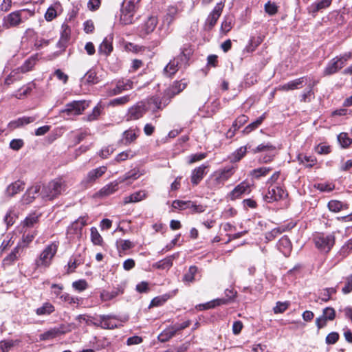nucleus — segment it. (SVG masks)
Instances as JSON below:
<instances>
[{
    "mask_svg": "<svg viewBox=\"0 0 352 352\" xmlns=\"http://www.w3.org/2000/svg\"><path fill=\"white\" fill-rule=\"evenodd\" d=\"M328 208L331 211L337 212L348 208V205L338 200H331L328 203Z\"/></svg>",
    "mask_w": 352,
    "mask_h": 352,
    "instance_id": "nucleus-44",
    "label": "nucleus"
},
{
    "mask_svg": "<svg viewBox=\"0 0 352 352\" xmlns=\"http://www.w3.org/2000/svg\"><path fill=\"white\" fill-rule=\"evenodd\" d=\"M91 231V241L96 245H102L103 239L95 227H92Z\"/></svg>",
    "mask_w": 352,
    "mask_h": 352,
    "instance_id": "nucleus-45",
    "label": "nucleus"
},
{
    "mask_svg": "<svg viewBox=\"0 0 352 352\" xmlns=\"http://www.w3.org/2000/svg\"><path fill=\"white\" fill-rule=\"evenodd\" d=\"M25 37H26L28 39H34V45L36 50H39L43 47L47 46L50 43V40L38 38L36 36V33L32 29H28L25 31L24 38Z\"/></svg>",
    "mask_w": 352,
    "mask_h": 352,
    "instance_id": "nucleus-22",
    "label": "nucleus"
},
{
    "mask_svg": "<svg viewBox=\"0 0 352 352\" xmlns=\"http://www.w3.org/2000/svg\"><path fill=\"white\" fill-rule=\"evenodd\" d=\"M139 175L138 173H127L123 178H119L117 180H115L110 184L104 186L102 188H101L99 191V195L100 196H109L115 192H116L120 188V185L125 182L129 181L131 179H136L138 178Z\"/></svg>",
    "mask_w": 352,
    "mask_h": 352,
    "instance_id": "nucleus-4",
    "label": "nucleus"
},
{
    "mask_svg": "<svg viewBox=\"0 0 352 352\" xmlns=\"http://www.w3.org/2000/svg\"><path fill=\"white\" fill-rule=\"evenodd\" d=\"M148 111L146 102L140 101L131 107L126 114V120H136L144 116Z\"/></svg>",
    "mask_w": 352,
    "mask_h": 352,
    "instance_id": "nucleus-9",
    "label": "nucleus"
},
{
    "mask_svg": "<svg viewBox=\"0 0 352 352\" xmlns=\"http://www.w3.org/2000/svg\"><path fill=\"white\" fill-rule=\"evenodd\" d=\"M180 65L179 64V60L176 58H173L170 60V62L166 65V66L164 69V74L168 76H173L179 69V67Z\"/></svg>",
    "mask_w": 352,
    "mask_h": 352,
    "instance_id": "nucleus-33",
    "label": "nucleus"
},
{
    "mask_svg": "<svg viewBox=\"0 0 352 352\" xmlns=\"http://www.w3.org/2000/svg\"><path fill=\"white\" fill-rule=\"evenodd\" d=\"M25 188V184L21 180H17L11 184H10L6 190V196L11 197L15 195L16 194L21 192Z\"/></svg>",
    "mask_w": 352,
    "mask_h": 352,
    "instance_id": "nucleus-27",
    "label": "nucleus"
},
{
    "mask_svg": "<svg viewBox=\"0 0 352 352\" xmlns=\"http://www.w3.org/2000/svg\"><path fill=\"white\" fill-rule=\"evenodd\" d=\"M125 90L124 80H120L116 82V87L109 91V95L116 96Z\"/></svg>",
    "mask_w": 352,
    "mask_h": 352,
    "instance_id": "nucleus-55",
    "label": "nucleus"
},
{
    "mask_svg": "<svg viewBox=\"0 0 352 352\" xmlns=\"http://www.w3.org/2000/svg\"><path fill=\"white\" fill-rule=\"evenodd\" d=\"M318 154H329L332 152V148L327 143H320L315 148Z\"/></svg>",
    "mask_w": 352,
    "mask_h": 352,
    "instance_id": "nucleus-57",
    "label": "nucleus"
},
{
    "mask_svg": "<svg viewBox=\"0 0 352 352\" xmlns=\"http://www.w3.org/2000/svg\"><path fill=\"white\" fill-rule=\"evenodd\" d=\"M248 189V186L247 185L241 184L234 188V189L232 191V195L233 197L237 198L242 194L245 193Z\"/></svg>",
    "mask_w": 352,
    "mask_h": 352,
    "instance_id": "nucleus-62",
    "label": "nucleus"
},
{
    "mask_svg": "<svg viewBox=\"0 0 352 352\" xmlns=\"http://www.w3.org/2000/svg\"><path fill=\"white\" fill-rule=\"evenodd\" d=\"M223 7L224 4L222 2L214 6L205 21L204 28L206 30L210 31L214 28L222 13Z\"/></svg>",
    "mask_w": 352,
    "mask_h": 352,
    "instance_id": "nucleus-10",
    "label": "nucleus"
},
{
    "mask_svg": "<svg viewBox=\"0 0 352 352\" xmlns=\"http://www.w3.org/2000/svg\"><path fill=\"white\" fill-rule=\"evenodd\" d=\"M58 245L53 242L45 247L40 254L39 256L35 261V265L37 268L48 267L52 260L57 252Z\"/></svg>",
    "mask_w": 352,
    "mask_h": 352,
    "instance_id": "nucleus-3",
    "label": "nucleus"
},
{
    "mask_svg": "<svg viewBox=\"0 0 352 352\" xmlns=\"http://www.w3.org/2000/svg\"><path fill=\"white\" fill-rule=\"evenodd\" d=\"M272 168L271 167H261L256 169H254L251 172V175L252 177L258 179L261 176L266 175L270 170H272Z\"/></svg>",
    "mask_w": 352,
    "mask_h": 352,
    "instance_id": "nucleus-54",
    "label": "nucleus"
},
{
    "mask_svg": "<svg viewBox=\"0 0 352 352\" xmlns=\"http://www.w3.org/2000/svg\"><path fill=\"white\" fill-rule=\"evenodd\" d=\"M192 54V50L190 48V45L188 44H185L181 48V52L179 55H178L175 58L179 60V64L180 65V66H186L188 65V60Z\"/></svg>",
    "mask_w": 352,
    "mask_h": 352,
    "instance_id": "nucleus-23",
    "label": "nucleus"
},
{
    "mask_svg": "<svg viewBox=\"0 0 352 352\" xmlns=\"http://www.w3.org/2000/svg\"><path fill=\"white\" fill-rule=\"evenodd\" d=\"M102 329H113L121 326L120 321L113 315H100Z\"/></svg>",
    "mask_w": 352,
    "mask_h": 352,
    "instance_id": "nucleus-21",
    "label": "nucleus"
},
{
    "mask_svg": "<svg viewBox=\"0 0 352 352\" xmlns=\"http://www.w3.org/2000/svg\"><path fill=\"white\" fill-rule=\"evenodd\" d=\"M138 136V134L135 130L130 129L123 133L122 142L126 144H130L135 140Z\"/></svg>",
    "mask_w": 352,
    "mask_h": 352,
    "instance_id": "nucleus-43",
    "label": "nucleus"
},
{
    "mask_svg": "<svg viewBox=\"0 0 352 352\" xmlns=\"http://www.w3.org/2000/svg\"><path fill=\"white\" fill-rule=\"evenodd\" d=\"M64 332L58 328H52L40 335V340H51L63 333Z\"/></svg>",
    "mask_w": 352,
    "mask_h": 352,
    "instance_id": "nucleus-42",
    "label": "nucleus"
},
{
    "mask_svg": "<svg viewBox=\"0 0 352 352\" xmlns=\"http://www.w3.org/2000/svg\"><path fill=\"white\" fill-rule=\"evenodd\" d=\"M67 185L63 178L58 177L43 187L41 195L44 199L53 200L65 192Z\"/></svg>",
    "mask_w": 352,
    "mask_h": 352,
    "instance_id": "nucleus-1",
    "label": "nucleus"
},
{
    "mask_svg": "<svg viewBox=\"0 0 352 352\" xmlns=\"http://www.w3.org/2000/svg\"><path fill=\"white\" fill-rule=\"evenodd\" d=\"M61 7V4L59 1L54 2L51 6H50L45 14V18L47 21H51L55 19L57 16V10Z\"/></svg>",
    "mask_w": 352,
    "mask_h": 352,
    "instance_id": "nucleus-34",
    "label": "nucleus"
},
{
    "mask_svg": "<svg viewBox=\"0 0 352 352\" xmlns=\"http://www.w3.org/2000/svg\"><path fill=\"white\" fill-rule=\"evenodd\" d=\"M290 303L289 302H277L276 306L274 307L273 310L274 314H282L287 309Z\"/></svg>",
    "mask_w": 352,
    "mask_h": 352,
    "instance_id": "nucleus-58",
    "label": "nucleus"
},
{
    "mask_svg": "<svg viewBox=\"0 0 352 352\" xmlns=\"http://www.w3.org/2000/svg\"><path fill=\"white\" fill-rule=\"evenodd\" d=\"M233 25V17L230 16H226L221 23L220 32L224 35L227 34L232 30Z\"/></svg>",
    "mask_w": 352,
    "mask_h": 352,
    "instance_id": "nucleus-36",
    "label": "nucleus"
},
{
    "mask_svg": "<svg viewBox=\"0 0 352 352\" xmlns=\"http://www.w3.org/2000/svg\"><path fill=\"white\" fill-rule=\"evenodd\" d=\"M308 79H309V78L307 76H302L291 80L285 84L280 85L276 89L283 91L298 89L302 88L307 82Z\"/></svg>",
    "mask_w": 352,
    "mask_h": 352,
    "instance_id": "nucleus-16",
    "label": "nucleus"
},
{
    "mask_svg": "<svg viewBox=\"0 0 352 352\" xmlns=\"http://www.w3.org/2000/svg\"><path fill=\"white\" fill-rule=\"evenodd\" d=\"M266 113H263L255 121L252 122V123L246 126L242 131V133L243 135H248L252 131L258 129L261 125L264 120L266 118Z\"/></svg>",
    "mask_w": 352,
    "mask_h": 352,
    "instance_id": "nucleus-29",
    "label": "nucleus"
},
{
    "mask_svg": "<svg viewBox=\"0 0 352 352\" xmlns=\"http://www.w3.org/2000/svg\"><path fill=\"white\" fill-rule=\"evenodd\" d=\"M338 141L343 148L348 147L352 143V140L349 137L346 133H340L338 135Z\"/></svg>",
    "mask_w": 352,
    "mask_h": 352,
    "instance_id": "nucleus-49",
    "label": "nucleus"
},
{
    "mask_svg": "<svg viewBox=\"0 0 352 352\" xmlns=\"http://www.w3.org/2000/svg\"><path fill=\"white\" fill-rule=\"evenodd\" d=\"M294 158L291 157V160H297L300 164L307 167H311L316 161L315 155H294Z\"/></svg>",
    "mask_w": 352,
    "mask_h": 352,
    "instance_id": "nucleus-32",
    "label": "nucleus"
},
{
    "mask_svg": "<svg viewBox=\"0 0 352 352\" xmlns=\"http://www.w3.org/2000/svg\"><path fill=\"white\" fill-rule=\"evenodd\" d=\"M188 84V81L184 78L173 82V83L164 91L165 97H168L170 100L175 96L185 89Z\"/></svg>",
    "mask_w": 352,
    "mask_h": 352,
    "instance_id": "nucleus-14",
    "label": "nucleus"
},
{
    "mask_svg": "<svg viewBox=\"0 0 352 352\" xmlns=\"http://www.w3.org/2000/svg\"><path fill=\"white\" fill-rule=\"evenodd\" d=\"M317 81H314L312 83L309 84L308 89L304 91L301 95V102H311V98H314V92L313 88L317 84Z\"/></svg>",
    "mask_w": 352,
    "mask_h": 352,
    "instance_id": "nucleus-41",
    "label": "nucleus"
},
{
    "mask_svg": "<svg viewBox=\"0 0 352 352\" xmlns=\"http://www.w3.org/2000/svg\"><path fill=\"white\" fill-rule=\"evenodd\" d=\"M278 250L285 255L287 256L292 250V243L289 238L286 236H283L278 242Z\"/></svg>",
    "mask_w": 352,
    "mask_h": 352,
    "instance_id": "nucleus-30",
    "label": "nucleus"
},
{
    "mask_svg": "<svg viewBox=\"0 0 352 352\" xmlns=\"http://www.w3.org/2000/svg\"><path fill=\"white\" fill-rule=\"evenodd\" d=\"M316 247L321 252H329L335 243V237L333 234H324L318 233L314 236Z\"/></svg>",
    "mask_w": 352,
    "mask_h": 352,
    "instance_id": "nucleus-6",
    "label": "nucleus"
},
{
    "mask_svg": "<svg viewBox=\"0 0 352 352\" xmlns=\"http://www.w3.org/2000/svg\"><path fill=\"white\" fill-rule=\"evenodd\" d=\"M170 295L164 294L162 296L155 297L151 302L149 307H158L162 305L168 298Z\"/></svg>",
    "mask_w": 352,
    "mask_h": 352,
    "instance_id": "nucleus-52",
    "label": "nucleus"
},
{
    "mask_svg": "<svg viewBox=\"0 0 352 352\" xmlns=\"http://www.w3.org/2000/svg\"><path fill=\"white\" fill-rule=\"evenodd\" d=\"M285 190L280 186H272L268 189L267 193L265 195V199L267 202H273L280 200L287 196Z\"/></svg>",
    "mask_w": 352,
    "mask_h": 352,
    "instance_id": "nucleus-17",
    "label": "nucleus"
},
{
    "mask_svg": "<svg viewBox=\"0 0 352 352\" xmlns=\"http://www.w3.org/2000/svg\"><path fill=\"white\" fill-rule=\"evenodd\" d=\"M130 100V97L129 95L124 96L122 97H119L117 98H114L113 100H111L109 104L111 106H118V105H123L124 104H126Z\"/></svg>",
    "mask_w": 352,
    "mask_h": 352,
    "instance_id": "nucleus-63",
    "label": "nucleus"
},
{
    "mask_svg": "<svg viewBox=\"0 0 352 352\" xmlns=\"http://www.w3.org/2000/svg\"><path fill=\"white\" fill-rule=\"evenodd\" d=\"M234 169L235 168L233 166H231L213 173L208 179V187L211 189L221 188L234 174Z\"/></svg>",
    "mask_w": 352,
    "mask_h": 352,
    "instance_id": "nucleus-2",
    "label": "nucleus"
},
{
    "mask_svg": "<svg viewBox=\"0 0 352 352\" xmlns=\"http://www.w3.org/2000/svg\"><path fill=\"white\" fill-rule=\"evenodd\" d=\"M333 0H316L307 7L309 14L316 16L318 12L329 8Z\"/></svg>",
    "mask_w": 352,
    "mask_h": 352,
    "instance_id": "nucleus-20",
    "label": "nucleus"
},
{
    "mask_svg": "<svg viewBox=\"0 0 352 352\" xmlns=\"http://www.w3.org/2000/svg\"><path fill=\"white\" fill-rule=\"evenodd\" d=\"M248 120L249 118L244 114L239 116L232 123V128L234 129V130H239L242 126L248 122Z\"/></svg>",
    "mask_w": 352,
    "mask_h": 352,
    "instance_id": "nucleus-53",
    "label": "nucleus"
},
{
    "mask_svg": "<svg viewBox=\"0 0 352 352\" xmlns=\"http://www.w3.org/2000/svg\"><path fill=\"white\" fill-rule=\"evenodd\" d=\"M26 19L24 10L14 11L3 17V26L6 28L16 27L23 23Z\"/></svg>",
    "mask_w": 352,
    "mask_h": 352,
    "instance_id": "nucleus-7",
    "label": "nucleus"
},
{
    "mask_svg": "<svg viewBox=\"0 0 352 352\" xmlns=\"http://www.w3.org/2000/svg\"><path fill=\"white\" fill-rule=\"evenodd\" d=\"M197 272V267L192 265L189 267L188 271L184 275L183 281L186 283H192L195 280V276Z\"/></svg>",
    "mask_w": 352,
    "mask_h": 352,
    "instance_id": "nucleus-47",
    "label": "nucleus"
},
{
    "mask_svg": "<svg viewBox=\"0 0 352 352\" xmlns=\"http://www.w3.org/2000/svg\"><path fill=\"white\" fill-rule=\"evenodd\" d=\"M263 41V36L261 35L258 36H252L248 42V44L245 47V50L248 52H254Z\"/></svg>",
    "mask_w": 352,
    "mask_h": 352,
    "instance_id": "nucleus-37",
    "label": "nucleus"
},
{
    "mask_svg": "<svg viewBox=\"0 0 352 352\" xmlns=\"http://www.w3.org/2000/svg\"><path fill=\"white\" fill-rule=\"evenodd\" d=\"M55 311L54 306L49 302H45L40 307H38L36 310V314L37 316H48Z\"/></svg>",
    "mask_w": 352,
    "mask_h": 352,
    "instance_id": "nucleus-35",
    "label": "nucleus"
},
{
    "mask_svg": "<svg viewBox=\"0 0 352 352\" xmlns=\"http://www.w3.org/2000/svg\"><path fill=\"white\" fill-rule=\"evenodd\" d=\"M170 102V100L168 97H165V92L162 98L157 96H154L148 99L146 102L148 109H150L153 113L157 112L159 110H162L164 107L168 105Z\"/></svg>",
    "mask_w": 352,
    "mask_h": 352,
    "instance_id": "nucleus-12",
    "label": "nucleus"
},
{
    "mask_svg": "<svg viewBox=\"0 0 352 352\" xmlns=\"http://www.w3.org/2000/svg\"><path fill=\"white\" fill-rule=\"evenodd\" d=\"M336 316L335 309L332 307H328L323 309L322 315L316 320V324L320 329L323 328L327 324V320H333Z\"/></svg>",
    "mask_w": 352,
    "mask_h": 352,
    "instance_id": "nucleus-18",
    "label": "nucleus"
},
{
    "mask_svg": "<svg viewBox=\"0 0 352 352\" xmlns=\"http://www.w3.org/2000/svg\"><path fill=\"white\" fill-rule=\"evenodd\" d=\"M228 303V299L224 298H217L214 300H212L210 302H206V305L208 307V309L214 308L217 306H220L222 305H226Z\"/></svg>",
    "mask_w": 352,
    "mask_h": 352,
    "instance_id": "nucleus-61",
    "label": "nucleus"
},
{
    "mask_svg": "<svg viewBox=\"0 0 352 352\" xmlns=\"http://www.w3.org/2000/svg\"><path fill=\"white\" fill-rule=\"evenodd\" d=\"M60 300L62 301L68 302L69 304H78L80 299L77 297L71 296L67 293H63L60 295Z\"/></svg>",
    "mask_w": 352,
    "mask_h": 352,
    "instance_id": "nucleus-64",
    "label": "nucleus"
},
{
    "mask_svg": "<svg viewBox=\"0 0 352 352\" xmlns=\"http://www.w3.org/2000/svg\"><path fill=\"white\" fill-rule=\"evenodd\" d=\"M173 258L171 257L166 258L160 261L155 264V267L158 269H168L173 265Z\"/></svg>",
    "mask_w": 352,
    "mask_h": 352,
    "instance_id": "nucleus-60",
    "label": "nucleus"
},
{
    "mask_svg": "<svg viewBox=\"0 0 352 352\" xmlns=\"http://www.w3.org/2000/svg\"><path fill=\"white\" fill-rule=\"evenodd\" d=\"M40 191L39 186H32L28 188L26 192L23 195L22 197V201L25 204H30L35 199L36 196Z\"/></svg>",
    "mask_w": 352,
    "mask_h": 352,
    "instance_id": "nucleus-28",
    "label": "nucleus"
},
{
    "mask_svg": "<svg viewBox=\"0 0 352 352\" xmlns=\"http://www.w3.org/2000/svg\"><path fill=\"white\" fill-rule=\"evenodd\" d=\"M345 65V63L341 56H336L332 58L327 65L324 69V76H330L338 72Z\"/></svg>",
    "mask_w": 352,
    "mask_h": 352,
    "instance_id": "nucleus-15",
    "label": "nucleus"
},
{
    "mask_svg": "<svg viewBox=\"0 0 352 352\" xmlns=\"http://www.w3.org/2000/svg\"><path fill=\"white\" fill-rule=\"evenodd\" d=\"M207 168L208 166L203 164L192 170L191 182L194 186H197L202 180L204 176L207 173Z\"/></svg>",
    "mask_w": 352,
    "mask_h": 352,
    "instance_id": "nucleus-26",
    "label": "nucleus"
},
{
    "mask_svg": "<svg viewBox=\"0 0 352 352\" xmlns=\"http://www.w3.org/2000/svg\"><path fill=\"white\" fill-rule=\"evenodd\" d=\"M38 221V217L35 214L28 216L23 222V228H32Z\"/></svg>",
    "mask_w": 352,
    "mask_h": 352,
    "instance_id": "nucleus-50",
    "label": "nucleus"
},
{
    "mask_svg": "<svg viewBox=\"0 0 352 352\" xmlns=\"http://www.w3.org/2000/svg\"><path fill=\"white\" fill-rule=\"evenodd\" d=\"M87 217H80L67 228V234L69 239L80 237L82 228L87 225Z\"/></svg>",
    "mask_w": 352,
    "mask_h": 352,
    "instance_id": "nucleus-11",
    "label": "nucleus"
},
{
    "mask_svg": "<svg viewBox=\"0 0 352 352\" xmlns=\"http://www.w3.org/2000/svg\"><path fill=\"white\" fill-rule=\"evenodd\" d=\"M178 14V9L175 6H170L167 10V12L164 18V23H166L168 25L172 24L175 19L177 14Z\"/></svg>",
    "mask_w": 352,
    "mask_h": 352,
    "instance_id": "nucleus-39",
    "label": "nucleus"
},
{
    "mask_svg": "<svg viewBox=\"0 0 352 352\" xmlns=\"http://www.w3.org/2000/svg\"><path fill=\"white\" fill-rule=\"evenodd\" d=\"M157 24V19L155 16L149 17L142 25L140 30V34L145 36L153 32Z\"/></svg>",
    "mask_w": 352,
    "mask_h": 352,
    "instance_id": "nucleus-25",
    "label": "nucleus"
},
{
    "mask_svg": "<svg viewBox=\"0 0 352 352\" xmlns=\"http://www.w3.org/2000/svg\"><path fill=\"white\" fill-rule=\"evenodd\" d=\"M344 286L342 289L344 294H348L352 292V274L344 278Z\"/></svg>",
    "mask_w": 352,
    "mask_h": 352,
    "instance_id": "nucleus-56",
    "label": "nucleus"
},
{
    "mask_svg": "<svg viewBox=\"0 0 352 352\" xmlns=\"http://www.w3.org/2000/svg\"><path fill=\"white\" fill-rule=\"evenodd\" d=\"M107 171V167L104 166H100L90 170L87 175L82 180L81 184L85 187H88L94 184L98 178H100Z\"/></svg>",
    "mask_w": 352,
    "mask_h": 352,
    "instance_id": "nucleus-13",
    "label": "nucleus"
},
{
    "mask_svg": "<svg viewBox=\"0 0 352 352\" xmlns=\"http://www.w3.org/2000/svg\"><path fill=\"white\" fill-rule=\"evenodd\" d=\"M113 49V36L109 35L104 38L98 47V53L108 56L112 52Z\"/></svg>",
    "mask_w": 352,
    "mask_h": 352,
    "instance_id": "nucleus-24",
    "label": "nucleus"
},
{
    "mask_svg": "<svg viewBox=\"0 0 352 352\" xmlns=\"http://www.w3.org/2000/svg\"><path fill=\"white\" fill-rule=\"evenodd\" d=\"M83 80L87 84H96L98 82L99 80L96 75V72L94 70L88 71L85 75L84 76Z\"/></svg>",
    "mask_w": 352,
    "mask_h": 352,
    "instance_id": "nucleus-48",
    "label": "nucleus"
},
{
    "mask_svg": "<svg viewBox=\"0 0 352 352\" xmlns=\"http://www.w3.org/2000/svg\"><path fill=\"white\" fill-rule=\"evenodd\" d=\"M23 252V247L21 243H18L17 245L12 250V252L6 256L3 260V266L12 265L16 261Z\"/></svg>",
    "mask_w": 352,
    "mask_h": 352,
    "instance_id": "nucleus-19",
    "label": "nucleus"
},
{
    "mask_svg": "<svg viewBox=\"0 0 352 352\" xmlns=\"http://www.w3.org/2000/svg\"><path fill=\"white\" fill-rule=\"evenodd\" d=\"M36 62V57L32 56L27 59L24 63L19 67H17L19 72L22 74L26 73L34 67Z\"/></svg>",
    "mask_w": 352,
    "mask_h": 352,
    "instance_id": "nucleus-40",
    "label": "nucleus"
},
{
    "mask_svg": "<svg viewBox=\"0 0 352 352\" xmlns=\"http://www.w3.org/2000/svg\"><path fill=\"white\" fill-rule=\"evenodd\" d=\"M138 6L127 2L124 0L122 3L120 9V21L124 25H129L133 23L134 21V15L138 10Z\"/></svg>",
    "mask_w": 352,
    "mask_h": 352,
    "instance_id": "nucleus-5",
    "label": "nucleus"
},
{
    "mask_svg": "<svg viewBox=\"0 0 352 352\" xmlns=\"http://www.w3.org/2000/svg\"><path fill=\"white\" fill-rule=\"evenodd\" d=\"M36 235V231H33L32 232H27V230L24 231V234L22 237V243H21L23 247V249L32 241Z\"/></svg>",
    "mask_w": 352,
    "mask_h": 352,
    "instance_id": "nucleus-51",
    "label": "nucleus"
},
{
    "mask_svg": "<svg viewBox=\"0 0 352 352\" xmlns=\"http://www.w3.org/2000/svg\"><path fill=\"white\" fill-rule=\"evenodd\" d=\"M265 11L268 14L273 16L278 12V6L275 3L271 2L270 1H267L265 4Z\"/></svg>",
    "mask_w": 352,
    "mask_h": 352,
    "instance_id": "nucleus-59",
    "label": "nucleus"
},
{
    "mask_svg": "<svg viewBox=\"0 0 352 352\" xmlns=\"http://www.w3.org/2000/svg\"><path fill=\"white\" fill-rule=\"evenodd\" d=\"M146 197V192L144 190H140L124 197V204L136 203L144 199Z\"/></svg>",
    "mask_w": 352,
    "mask_h": 352,
    "instance_id": "nucleus-31",
    "label": "nucleus"
},
{
    "mask_svg": "<svg viewBox=\"0 0 352 352\" xmlns=\"http://www.w3.org/2000/svg\"><path fill=\"white\" fill-rule=\"evenodd\" d=\"M89 107V102L86 100H74L65 104L61 113H67L68 116L80 115Z\"/></svg>",
    "mask_w": 352,
    "mask_h": 352,
    "instance_id": "nucleus-8",
    "label": "nucleus"
},
{
    "mask_svg": "<svg viewBox=\"0 0 352 352\" xmlns=\"http://www.w3.org/2000/svg\"><path fill=\"white\" fill-rule=\"evenodd\" d=\"M336 287H328L322 289L320 294V299L324 302H327L330 300L331 296L336 293Z\"/></svg>",
    "mask_w": 352,
    "mask_h": 352,
    "instance_id": "nucleus-46",
    "label": "nucleus"
},
{
    "mask_svg": "<svg viewBox=\"0 0 352 352\" xmlns=\"http://www.w3.org/2000/svg\"><path fill=\"white\" fill-rule=\"evenodd\" d=\"M21 73L18 68L13 69L5 78L4 85L10 86L16 81L21 80Z\"/></svg>",
    "mask_w": 352,
    "mask_h": 352,
    "instance_id": "nucleus-38",
    "label": "nucleus"
}]
</instances>
